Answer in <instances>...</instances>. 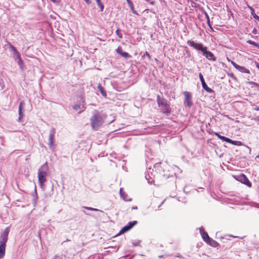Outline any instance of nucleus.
Here are the masks:
<instances>
[{"label": "nucleus", "instance_id": "obj_1", "mask_svg": "<svg viewBox=\"0 0 259 259\" xmlns=\"http://www.w3.org/2000/svg\"><path fill=\"white\" fill-rule=\"evenodd\" d=\"M10 232V228H6L1 235L0 240V259L5 255L6 243L8 239V234Z\"/></svg>", "mask_w": 259, "mask_h": 259}, {"label": "nucleus", "instance_id": "obj_2", "mask_svg": "<svg viewBox=\"0 0 259 259\" xmlns=\"http://www.w3.org/2000/svg\"><path fill=\"white\" fill-rule=\"evenodd\" d=\"M189 45L197 50L201 51L203 53V55L207 59L212 61L215 60L213 54L211 52L207 51V48L203 47L202 44H197L192 41L189 42Z\"/></svg>", "mask_w": 259, "mask_h": 259}, {"label": "nucleus", "instance_id": "obj_3", "mask_svg": "<svg viewBox=\"0 0 259 259\" xmlns=\"http://www.w3.org/2000/svg\"><path fill=\"white\" fill-rule=\"evenodd\" d=\"M105 116L99 112L95 113L90 119L92 128L97 130L103 123Z\"/></svg>", "mask_w": 259, "mask_h": 259}, {"label": "nucleus", "instance_id": "obj_4", "mask_svg": "<svg viewBox=\"0 0 259 259\" xmlns=\"http://www.w3.org/2000/svg\"><path fill=\"white\" fill-rule=\"evenodd\" d=\"M157 103L158 106L161 108L164 113H169L170 109L169 105L166 103V101L162 98H160L159 96L157 98Z\"/></svg>", "mask_w": 259, "mask_h": 259}, {"label": "nucleus", "instance_id": "obj_5", "mask_svg": "<svg viewBox=\"0 0 259 259\" xmlns=\"http://www.w3.org/2000/svg\"><path fill=\"white\" fill-rule=\"evenodd\" d=\"M12 51L13 52V56L15 60L17 62L18 64L22 68L23 61L21 59L20 54L14 47H11Z\"/></svg>", "mask_w": 259, "mask_h": 259}, {"label": "nucleus", "instance_id": "obj_6", "mask_svg": "<svg viewBox=\"0 0 259 259\" xmlns=\"http://www.w3.org/2000/svg\"><path fill=\"white\" fill-rule=\"evenodd\" d=\"M46 176H47V172L46 171H41L40 170H38V181L39 185L41 187L44 185V183L46 181Z\"/></svg>", "mask_w": 259, "mask_h": 259}, {"label": "nucleus", "instance_id": "obj_7", "mask_svg": "<svg viewBox=\"0 0 259 259\" xmlns=\"http://www.w3.org/2000/svg\"><path fill=\"white\" fill-rule=\"evenodd\" d=\"M73 108L74 110L78 112V113L81 112L85 109L84 102L80 100L73 106Z\"/></svg>", "mask_w": 259, "mask_h": 259}, {"label": "nucleus", "instance_id": "obj_8", "mask_svg": "<svg viewBox=\"0 0 259 259\" xmlns=\"http://www.w3.org/2000/svg\"><path fill=\"white\" fill-rule=\"evenodd\" d=\"M227 60L229 62H230L233 65V66L236 69H237L238 71H240V72H244V73H248L249 72V70L246 69V68H245L244 67H243V66H240L238 65H237L236 63H235L234 61H231L230 60H229L228 58H227Z\"/></svg>", "mask_w": 259, "mask_h": 259}, {"label": "nucleus", "instance_id": "obj_9", "mask_svg": "<svg viewBox=\"0 0 259 259\" xmlns=\"http://www.w3.org/2000/svg\"><path fill=\"white\" fill-rule=\"evenodd\" d=\"M137 221L130 222L128 225L123 227L120 231L119 234H122L130 230L135 225L137 224Z\"/></svg>", "mask_w": 259, "mask_h": 259}, {"label": "nucleus", "instance_id": "obj_10", "mask_svg": "<svg viewBox=\"0 0 259 259\" xmlns=\"http://www.w3.org/2000/svg\"><path fill=\"white\" fill-rule=\"evenodd\" d=\"M238 181L241 182V183L246 184L248 186H251V184L249 182V180L247 178V177L243 174L238 176V178L236 179Z\"/></svg>", "mask_w": 259, "mask_h": 259}, {"label": "nucleus", "instance_id": "obj_11", "mask_svg": "<svg viewBox=\"0 0 259 259\" xmlns=\"http://www.w3.org/2000/svg\"><path fill=\"white\" fill-rule=\"evenodd\" d=\"M184 95L185 96V103L186 104L188 107L192 106V102L191 101V95L188 92H184Z\"/></svg>", "mask_w": 259, "mask_h": 259}, {"label": "nucleus", "instance_id": "obj_12", "mask_svg": "<svg viewBox=\"0 0 259 259\" xmlns=\"http://www.w3.org/2000/svg\"><path fill=\"white\" fill-rule=\"evenodd\" d=\"M199 76L203 89L208 93H211L212 90L207 87V84H206L204 81L202 74L201 73H199Z\"/></svg>", "mask_w": 259, "mask_h": 259}, {"label": "nucleus", "instance_id": "obj_13", "mask_svg": "<svg viewBox=\"0 0 259 259\" xmlns=\"http://www.w3.org/2000/svg\"><path fill=\"white\" fill-rule=\"evenodd\" d=\"M54 130H52L49 135V145L50 148H52L54 143Z\"/></svg>", "mask_w": 259, "mask_h": 259}, {"label": "nucleus", "instance_id": "obj_14", "mask_svg": "<svg viewBox=\"0 0 259 259\" xmlns=\"http://www.w3.org/2000/svg\"><path fill=\"white\" fill-rule=\"evenodd\" d=\"M116 52L125 58H128L131 57L127 53L123 52L121 47H118L116 49Z\"/></svg>", "mask_w": 259, "mask_h": 259}, {"label": "nucleus", "instance_id": "obj_15", "mask_svg": "<svg viewBox=\"0 0 259 259\" xmlns=\"http://www.w3.org/2000/svg\"><path fill=\"white\" fill-rule=\"evenodd\" d=\"M200 231L202 238L204 240V241H205L206 242L210 241V237L208 236L207 233L205 232L202 231V229L200 228Z\"/></svg>", "mask_w": 259, "mask_h": 259}, {"label": "nucleus", "instance_id": "obj_16", "mask_svg": "<svg viewBox=\"0 0 259 259\" xmlns=\"http://www.w3.org/2000/svg\"><path fill=\"white\" fill-rule=\"evenodd\" d=\"M206 243L213 247H217L219 244L217 241L211 239V238H210V241H207Z\"/></svg>", "mask_w": 259, "mask_h": 259}, {"label": "nucleus", "instance_id": "obj_17", "mask_svg": "<svg viewBox=\"0 0 259 259\" xmlns=\"http://www.w3.org/2000/svg\"><path fill=\"white\" fill-rule=\"evenodd\" d=\"M248 7L249 8V9L251 11V15L253 16V17H254V19H256V17H259L258 16L256 15L255 14V13H254V9L250 6H248Z\"/></svg>", "mask_w": 259, "mask_h": 259}, {"label": "nucleus", "instance_id": "obj_18", "mask_svg": "<svg viewBox=\"0 0 259 259\" xmlns=\"http://www.w3.org/2000/svg\"><path fill=\"white\" fill-rule=\"evenodd\" d=\"M96 2L97 3V4L98 6L100 8L101 11H103L104 9V6L102 4L100 0H96Z\"/></svg>", "mask_w": 259, "mask_h": 259}, {"label": "nucleus", "instance_id": "obj_19", "mask_svg": "<svg viewBox=\"0 0 259 259\" xmlns=\"http://www.w3.org/2000/svg\"><path fill=\"white\" fill-rule=\"evenodd\" d=\"M128 6H130V7L131 8V10L132 11V12L135 14H137V12L134 10V5H133V3L130 4V5H128Z\"/></svg>", "mask_w": 259, "mask_h": 259}, {"label": "nucleus", "instance_id": "obj_20", "mask_svg": "<svg viewBox=\"0 0 259 259\" xmlns=\"http://www.w3.org/2000/svg\"><path fill=\"white\" fill-rule=\"evenodd\" d=\"M122 188H120V195L121 197H122L124 200H126V201H130V200H131V199H129V200L126 199L125 198V197H124V196H123V195H124V194L122 193Z\"/></svg>", "mask_w": 259, "mask_h": 259}, {"label": "nucleus", "instance_id": "obj_21", "mask_svg": "<svg viewBox=\"0 0 259 259\" xmlns=\"http://www.w3.org/2000/svg\"><path fill=\"white\" fill-rule=\"evenodd\" d=\"M224 141H226L228 143H231V144H234V141H232V140L227 138V137H225L224 138Z\"/></svg>", "mask_w": 259, "mask_h": 259}, {"label": "nucleus", "instance_id": "obj_22", "mask_svg": "<svg viewBox=\"0 0 259 259\" xmlns=\"http://www.w3.org/2000/svg\"><path fill=\"white\" fill-rule=\"evenodd\" d=\"M247 42L248 44H250V45H253V46H255V47H258V45H257L256 42H254V41H251V40H248V41H247Z\"/></svg>", "mask_w": 259, "mask_h": 259}, {"label": "nucleus", "instance_id": "obj_23", "mask_svg": "<svg viewBox=\"0 0 259 259\" xmlns=\"http://www.w3.org/2000/svg\"><path fill=\"white\" fill-rule=\"evenodd\" d=\"M98 88H99V89H100V90L101 91V93L102 94V95L104 96H106V94L104 92L102 87L101 85H99Z\"/></svg>", "mask_w": 259, "mask_h": 259}, {"label": "nucleus", "instance_id": "obj_24", "mask_svg": "<svg viewBox=\"0 0 259 259\" xmlns=\"http://www.w3.org/2000/svg\"><path fill=\"white\" fill-rule=\"evenodd\" d=\"M215 135L221 140H222L223 141H224V138L225 137L224 136H221L220 135H219V134L218 133H215Z\"/></svg>", "mask_w": 259, "mask_h": 259}, {"label": "nucleus", "instance_id": "obj_25", "mask_svg": "<svg viewBox=\"0 0 259 259\" xmlns=\"http://www.w3.org/2000/svg\"><path fill=\"white\" fill-rule=\"evenodd\" d=\"M85 208L87 209H89V210H95V211H97L98 210L96 208H92V207H84Z\"/></svg>", "mask_w": 259, "mask_h": 259}, {"label": "nucleus", "instance_id": "obj_26", "mask_svg": "<svg viewBox=\"0 0 259 259\" xmlns=\"http://www.w3.org/2000/svg\"><path fill=\"white\" fill-rule=\"evenodd\" d=\"M19 120H20V118H21L23 117V114H22V111H19Z\"/></svg>", "mask_w": 259, "mask_h": 259}, {"label": "nucleus", "instance_id": "obj_27", "mask_svg": "<svg viewBox=\"0 0 259 259\" xmlns=\"http://www.w3.org/2000/svg\"><path fill=\"white\" fill-rule=\"evenodd\" d=\"M23 105V102H21L19 107V111H22V107Z\"/></svg>", "mask_w": 259, "mask_h": 259}, {"label": "nucleus", "instance_id": "obj_28", "mask_svg": "<svg viewBox=\"0 0 259 259\" xmlns=\"http://www.w3.org/2000/svg\"><path fill=\"white\" fill-rule=\"evenodd\" d=\"M206 17L207 18V22H208V24L209 25V17L207 15H206Z\"/></svg>", "mask_w": 259, "mask_h": 259}, {"label": "nucleus", "instance_id": "obj_29", "mask_svg": "<svg viewBox=\"0 0 259 259\" xmlns=\"http://www.w3.org/2000/svg\"><path fill=\"white\" fill-rule=\"evenodd\" d=\"M127 3H128V5H130V4L132 3L130 0H126Z\"/></svg>", "mask_w": 259, "mask_h": 259}, {"label": "nucleus", "instance_id": "obj_30", "mask_svg": "<svg viewBox=\"0 0 259 259\" xmlns=\"http://www.w3.org/2000/svg\"><path fill=\"white\" fill-rule=\"evenodd\" d=\"M146 55L147 56V57H148V58L149 59H150V58H151V57H150V55H149V54H148L147 53H146Z\"/></svg>", "mask_w": 259, "mask_h": 259}, {"label": "nucleus", "instance_id": "obj_31", "mask_svg": "<svg viewBox=\"0 0 259 259\" xmlns=\"http://www.w3.org/2000/svg\"><path fill=\"white\" fill-rule=\"evenodd\" d=\"M254 109L256 111H259V107H255Z\"/></svg>", "mask_w": 259, "mask_h": 259}, {"label": "nucleus", "instance_id": "obj_32", "mask_svg": "<svg viewBox=\"0 0 259 259\" xmlns=\"http://www.w3.org/2000/svg\"><path fill=\"white\" fill-rule=\"evenodd\" d=\"M85 1L87 4H90V3L89 0H85Z\"/></svg>", "mask_w": 259, "mask_h": 259}, {"label": "nucleus", "instance_id": "obj_33", "mask_svg": "<svg viewBox=\"0 0 259 259\" xmlns=\"http://www.w3.org/2000/svg\"><path fill=\"white\" fill-rule=\"evenodd\" d=\"M52 2L53 3H56L57 2V0H51Z\"/></svg>", "mask_w": 259, "mask_h": 259}, {"label": "nucleus", "instance_id": "obj_34", "mask_svg": "<svg viewBox=\"0 0 259 259\" xmlns=\"http://www.w3.org/2000/svg\"><path fill=\"white\" fill-rule=\"evenodd\" d=\"M256 67H257V68L259 69V63H257V64H256Z\"/></svg>", "mask_w": 259, "mask_h": 259}, {"label": "nucleus", "instance_id": "obj_35", "mask_svg": "<svg viewBox=\"0 0 259 259\" xmlns=\"http://www.w3.org/2000/svg\"><path fill=\"white\" fill-rule=\"evenodd\" d=\"M256 19L257 20H258V21L259 22V17H258V18H257V17H256Z\"/></svg>", "mask_w": 259, "mask_h": 259}, {"label": "nucleus", "instance_id": "obj_36", "mask_svg": "<svg viewBox=\"0 0 259 259\" xmlns=\"http://www.w3.org/2000/svg\"><path fill=\"white\" fill-rule=\"evenodd\" d=\"M116 33H117L118 35H119V34H118V30L116 31Z\"/></svg>", "mask_w": 259, "mask_h": 259}, {"label": "nucleus", "instance_id": "obj_37", "mask_svg": "<svg viewBox=\"0 0 259 259\" xmlns=\"http://www.w3.org/2000/svg\"><path fill=\"white\" fill-rule=\"evenodd\" d=\"M116 33H117L118 35H119V34H118V30L116 31Z\"/></svg>", "mask_w": 259, "mask_h": 259}, {"label": "nucleus", "instance_id": "obj_38", "mask_svg": "<svg viewBox=\"0 0 259 259\" xmlns=\"http://www.w3.org/2000/svg\"><path fill=\"white\" fill-rule=\"evenodd\" d=\"M236 142H237L236 141H234V144H236Z\"/></svg>", "mask_w": 259, "mask_h": 259}, {"label": "nucleus", "instance_id": "obj_39", "mask_svg": "<svg viewBox=\"0 0 259 259\" xmlns=\"http://www.w3.org/2000/svg\"><path fill=\"white\" fill-rule=\"evenodd\" d=\"M256 158H259V155L256 156Z\"/></svg>", "mask_w": 259, "mask_h": 259}, {"label": "nucleus", "instance_id": "obj_40", "mask_svg": "<svg viewBox=\"0 0 259 259\" xmlns=\"http://www.w3.org/2000/svg\"><path fill=\"white\" fill-rule=\"evenodd\" d=\"M147 2H149V0H146Z\"/></svg>", "mask_w": 259, "mask_h": 259}]
</instances>
